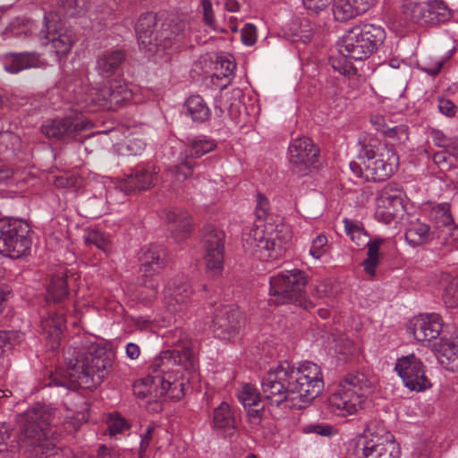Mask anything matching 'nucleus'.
<instances>
[{
  "label": "nucleus",
  "instance_id": "obj_1",
  "mask_svg": "<svg viewBox=\"0 0 458 458\" xmlns=\"http://www.w3.org/2000/svg\"><path fill=\"white\" fill-rule=\"evenodd\" d=\"M64 359L66 368L56 369L51 377V384L71 390L92 389L108 375L114 354L106 346L85 337L66 350Z\"/></svg>",
  "mask_w": 458,
  "mask_h": 458
},
{
  "label": "nucleus",
  "instance_id": "obj_2",
  "mask_svg": "<svg viewBox=\"0 0 458 458\" xmlns=\"http://www.w3.org/2000/svg\"><path fill=\"white\" fill-rule=\"evenodd\" d=\"M192 365L195 357L194 352L188 347L182 350H174L165 352L160 358H157L150 365V373L142 380L133 385L134 394L138 398L147 399L148 403H154L155 411L162 410L159 400L163 397L169 400H181L184 396L185 380L180 371H170L169 364Z\"/></svg>",
  "mask_w": 458,
  "mask_h": 458
},
{
  "label": "nucleus",
  "instance_id": "obj_3",
  "mask_svg": "<svg viewBox=\"0 0 458 458\" xmlns=\"http://www.w3.org/2000/svg\"><path fill=\"white\" fill-rule=\"evenodd\" d=\"M255 215L257 221L246 226L242 235V247L257 259L268 261L279 258L292 239L289 227L284 224H273L269 214V201L261 193L256 196Z\"/></svg>",
  "mask_w": 458,
  "mask_h": 458
},
{
  "label": "nucleus",
  "instance_id": "obj_4",
  "mask_svg": "<svg viewBox=\"0 0 458 458\" xmlns=\"http://www.w3.org/2000/svg\"><path fill=\"white\" fill-rule=\"evenodd\" d=\"M55 411L54 408L37 403L21 415L18 442L21 448L31 447L30 453L40 458L56 454L55 444L47 438Z\"/></svg>",
  "mask_w": 458,
  "mask_h": 458
},
{
  "label": "nucleus",
  "instance_id": "obj_5",
  "mask_svg": "<svg viewBox=\"0 0 458 458\" xmlns=\"http://www.w3.org/2000/svg\"><path fill=\"white\" fill-rule=\"evenodd\" d=\"M358 146L357 157L364 166L367 181H384L398 167L399 157L392 147L378 143L367 135L359 138Z\"/></svg>",
  "mask_w": 458,
  "mask_h": 458
},
{
  "label": "nucleus",
  "instance_id": "obj_6",
  "mask_svg": "<svg viewBox=\"0 0 458 458\" xmlns=\"http://www.w3.org/2000/svg\"><path fill=\"white\" fill-rule=\"evenodd\" d=\"M386 38L385 30L371 23L354 26L345 31L338 42L339 54L355 61L370 57Z\"/></svg>",
  "mask_w": 458,
  "mask_h": 458
},
{
  "label": "nucleus",
  "instance_id": "obj_7",
  "mask_svg": "<svg viewBox=\"0 0 458 458\" xmlns=\"http://www.w3.org/2000/svg\"><path fill=\"white\" fill-rule=\"evenodd\" d=\"M306 274L300 269L284 270L269 278L270 301L276 305L294 303L305 310L314 304L305 296Z\"/></svg>",
  "mask_w": 458,
  "mask_h": 458
},
{
  "label": "nucleus",
  "instance_id": "obj_8",
  "mask_svg": "<svg viewBox=\"0 0 458 458\" xmlns=\"http://www.w3.org/2000/svg\"><path fill=\"white\" fill-rule=\"evenodd\" d=\"M369 387L370 382L363 373L348 374L328 397V404L338 415L354 414L361 408Z\"/></svg>",
  "mask_w": 458,
  "mask_h": 458
},
{
  "label": "nucleus",
  "instance_id": "obj_9",
  "mask_svg": "<svg viewBox=\"0 0 458 458\" xmlns=\"http://www.w3.org/2000/svg\"><path fill=\"white\" fill-rule=\"evenodd\" d=\"M292 393L297 397L293 406L301 410L306 408L324 389L320 368L310 361H305L298 368L289 364Z\"/></svg>",
  "mask_w": 458,
  "mask_h": 458
},
{
  "label": "nucleus",
  "instance_id": "obj_10",
  "mask_svg": "<svg viewBox=\"0 0 458 458\" xmlns=\"http://www.w3.org/2000/svg\"><path fill=\"white\" fill-rule=\"evenodd\" d=\"M157 27V16L154 13L141 14L135 25L139 46L149 55L168 49L175 43L169 26Z\"/></svg>",
  "mask_w": 458,
  "mask_h": 458
},
{
  "label": "nucleus",
  "instance_id": "obj_11",
  "mask_svg": "<svg viewBox=\"0 0 458 458\" xmlns=\"http://www.w3.org/2000/svg\"><path fill=\"white\" fill-rule=\"evenodd\" d=\"M289 363L284 361L271 368L261 379L262 396L270 404L279 406L283 403L289 408L293 406L296 398L292 393Z\"/></svg>",
  "mask_w": 458,
  "mask_h": 458
},
{
  "label": "nucleus",
  "instance_id": "obj_12",
  "mask_svg": "<svg viewBox=\"0 0 458 458\" xmlns=\"http://www.w3.org/2000/svg\"><path fill=\"white\" fill-rule=\"evenodd\" d=\"M29 225L12 217L0 218V253L12 259L26 255L31 247Z\"/></svg>",
  "mask_w": 458,
  "mask_h": 458
},
{
  "label": "nucleus",
  "instance_id": "obj_13",
  "mask_svg": "<svg viewBox=\"0 0 458 458\" xmlns=\"http://www.w3.org/2000/svg\"><path fill=\"white\" fill-rule=\"evenodd\" d=\"M37 36L42 45L50 43L53 52L59 58L70 52L77 39L73 30L66 27L62 19L53 12L45 13L42 28Z\"/></svg>",
  "mask_w": 458,
  "mask_h": 458
},
{
  "label": "nucleus",
  "instance_id": "obj_14",
  "mask_svg": "<svg viewBox=\"0 0 458 458\" xmlns=\"http://www.w3.org/2000/svg\"><path fill=\"white\" fill-rule=\"evenodd\" d=\"M81 113L71 112L62 118L48 119L41 126L42 133L53 141L81 140V133L91 128Z\"/></svg>",
  "mask_w": 458,
  "mask_h": 458
},
{
  "label": "nucleus",
  "instance_id": "obj_15",
  "mask_svg": "<svg viewBox=\"0 0 458 458\" xmlns=\"http://www.w3.org/2000/svg\"><path fill=\"white\" fill-rule=\"evenodd\" d=\"M403 12L415 23L436 25L449 20L450 10L441 0H405Z\"/></svg>",
  "mask_w": 458,
  "mask_h": 458
},
{
  "label": "nucleus",
  "instance_id": "obj_16",
  "mask_svg": "<svg viewBox=\"0 0 458 458\" xmlns=\"http://www.w3.org/2000/svg\"><path fill=\"white\" fill-rule=\"evenodd\" d=\"M200 237L207 272L216 277L224 267L225 233L208 225L202 228Z\"/></svg>",
  "mask_w": 458,
  "mask_h": 458
},
{
  "label": "nucleus",
  "instance_id": "obj_17",
  "mask_svg": "<svg viewBox=\"0 0 458 458\" xmlns=\"http://www.w3.org/2000/svg\"><path fill=\"white\" fill-rule=\"evenodd\" d=\"M404 191L400 184L390 182L377 191L375 216L377 221L390 224L403 209Z\"/></svg>",
  "mask_w": 458,
  "mask_h": 458
},
{
  "label": "nucleus",
  "instance_id": "obj_18",
  "mask_svg": "<svg viewBox=\"0 0 458 458\" xmlns=\"http://www.w3.org/2000/svg\"><path fill=\"white\" fill-rule=\"evenodd\" d=\"M394 369L404 386L411 391H424L431 386L426 376L425 366L414 354L397 359Z\"/></svg>",
  "mask_w": 458,
  "mask_h": 458
},
{
  "label": "nucleus",
  "instance_id": "obj_19",
  "mask_svg": "<svg viewBox=\"0 0 458 458\" xmlns=\"http://www.w3.org/2000/svg\"><path fill=\"white\" fill-rule=\"evenodd\" d=\"M358 445H361L364 458H400V448L393 435L360 437Z\"/></svg>",
  "mask_w": 458,
  "mask_h": 458
},
{
  "label": "nucleus",
  "instance_id": "obj_20",
  "mask_svg": "<svg viewBox=\"0 0 458 458\" xmlns=\"http://www.w3.org/2000/svg\"><path fill=\"white\" fill-rule=\"evenodd\" d=\"M159 171L150 164L136 166L120 182L118 188L125 194L148 190L157 182Z\"/></svg>",
  "mask_w": 458,
  "mask_h": 458
},
{
  "label": "nucleus",
  "instance_id": "obj_21",
  "mask_svg": "<svg viewBox=\"0 0 458 458\" xmlns=\"http://www.w3.org/2000/svg\"><path fill=\"white\" fill-rule=\"evenodd\" d=\"M132 98V91L121 81H112L95 92L92 101L98 106L115 109Z\"/></svg>",
  "mask_w": 458,
  "mask_h": 458
},
{
  "label": "nucleus",
  "instance_id": "obj_22",
  "mask_svg": "<svg viewBox=\"0 0 458 458\" xmlns=\"http://www.w3.org/2000/svg\"><path fill=\"white\" fill-rule=\"evenodd\" d=\"M192 294L191 286L185 276L172 279L165 288L164 302L171 313L184 310Z\"/></svg>",
  "mask_w": 458,
  "mask_h": 458
},
{
  "label": "nucleus",
  "instance_id": "obj_23",
  "mask_svg": "<svg viewBox=\"0 0 458 458\" xmlns=\"http://www.w3.org/2000/svg\"><path fill=\"white\" fill-rule=\"evenodd\" d=\"M289 162L293 167L299 168L298 173H305L318 158V149L309 138H297L288 148Z\"/></svg>",
  "mask_w": 458,
  "mask_h": 458
},
{
  "label": "nucleus",
  "instance_id": "obj_24",
  "mask_svg": "<svg viewBox=\"0 0 458 458\" xmlns=\"http://www.w3.org/2000/svg\"><path fill=\"white\" fill-rule=\"evenodd\" d=\"M443 327L439 314H420L411 321L410 329L418 342L431 341L437 338Z\"/></svg>",
  "mask_w": 458,
  "mask_h": 458
},
{
  "label": "nucleus",
  "instance_id": "obj_25",
  "mask_svg": "<svg viewBox=\"0 0 458 458\" xmlns=\"http://www.w3.org/2000/svg\"><path fill=\"white\" fill-rule=\"evenodd\" d=\"M212 323L216 337L230 340L241 327V313L232 307H222L216 310Z\"/></svg>",
  "mask_w": 458,
  "mask_h": 458
},
{
  "label": "nucleus",
  "instance_id": "obj_26",
  "mask_svg": "<svg viewBox=\"0 0 458 458\" xmlns=\"http://www.w3.org/2000/svg\"><path fill=\"white\" fill-rule=\"evenodd\" d=\"M378 0H334L333 14L336 21H345L366 13Z\"/></svg>",
  "mask_w": 458,
  "mask_h": 458
},
{
  "label": "nucleus",
  "instance_id": "obj_27",
  "mask_svg": "<svg viewBox=\"0 0 458 458\" xmlns=\"http://www.w3.org/2000/svg\"><path fill=\"white\" fill-rule=\"evenodd\" d=\"M139 259L143 276H151L165 267V250L158 245L150 244L141 250Z\"/></svg>",
  "mask_w": 458,
  "mask_h": 458
},
{
  "label": "nucleus",
  "instance_id": "obj_28",
  "mask_svg": "<svg viewBox=\"0 0 458 458\" xmlns=\"http://www.w3.org/2000/svg\"><path fill=\"white\" fill-rule=\"evenodd\" d=\"M39 62V55L36 52H9L3 55L4 70L13 74L23 70L38 67Z\"/></svg>",
  "mask_w": 458,
  "mask_h": 458
},
{
  "label": "nucleus",
  "instance_id": "obj_29",
  "mask_svg": "<svg viewBox=\"0 0 458 458\" xmlns=\"http://www.w3.org/2000/svg\"><path fill=\"white\" fill-rule=\"evenodd\" d=\"M165 219L168 224V230L175 241H182L191 233V223L187 212L169 210L166 212Z\"/></svg>",
  "mask_w": 458,
  "mask_h": 458
},
{
  "label": "nucleus",
  "instance_id": "obj_30",
  "mask_svg": "<svg viewBox=\"0 0 458 458\" xmlns=\"http://www.w3.org/2000/svg\"><path fill=\"white\" fill-rule=\"evenodd\" d=\"M124 60L123 51L120 49L106 50L98 55L96 68L100 75L109 77L115 73Z\"/></svg>",
  "mask_w": 458,
  "mask_h": 458
},
{
  "label": "nucleus",
  "instance_id": "obj_31",
  "mask_svg": "<svg viewBox=\"0 0 458 458\" xmlns=\"http://www.w3.org/2000/svg\"><path fill=\"white\" fill-rule=\"evenodd\" d=\"M404 237L410 246L419 247L431 241L433 236L430 226L416 219L409 223Z\"/></svg>",
  "mask_w": 458,
  "mask_h": 458
},
{
  "label": "nucleus",
  "instance_id": "obj_32",
  "mask_svg": "<svg viewBox=\"0 0 458 458\" xmlns=\"http://www.w3.org/2000/svg\"><path fill=\"white\" fill-rule=\"evenodd\" d=\"M236 69L235 63L229 56H219L215 64L212 81L216 87L224 89L232 81Z\"/></svg>",
  "mask_w": 458,
  "mask_h": 458
},
{
  "label": "nucleus",
  "instance_id": "obj_33",
  "mask_svg": "<svg viewBox=\"0 0 458 458\" xmlns=\"http://www.w3.org/2000/svg\"><path fill=\"white\" fill-rule=\"evenodd\" d=\"M65 318L61 312H49L41 321L43 332L53 340L54 344H59L61 336L65 329Z\"/></svg>",
  "mask_w": 458,
  "mask_h": 458
},
{
  "label": "nucleus",
  "instance_id": "obj_34",
  "mask_svg": "<svg viewBox=\"0 0 458 458\" xmlns=\"http://www.w3.org/2000/svg\"><path fill=\"white\" fill-rule=\"evenodd\" d=\"M187 114L195 123H204L211 116V110L204 98L199 95L189 97L184 104Z\"/></svg>",
  "mask_w": 458,
  "mask_h": 458
},
{
  "label": "nucleus",
  "instance_id": "obj_35",
  "mask_svg": "<svg viewBox=\"0 0 458 458\" xmlns=\"http://www.w3.org/2000/svg\"><path fill=\"white\" fill-rule=\"evenodd\" d=\"M212 423L215 429L228 432V435L234 429L235 418L227 403H221L220 405L214 410Z\"/></svg>",
  "mask_w": 458,
  "mask_h": 458
},
{
  "label": "nucleus",
  "instance_id": "obj_36",
  "mask_svg": "<svg viewBox=\"0 0 458 458\" xmlns=\"http://www.w3.org/2000/svg\"><path fill=\"white\" fill-rule=\"evenodd\" d=\"M217 144L215 140L206 135H199L189 139L188 148H186V157L198 158L203 155L213 151Z\"/></svg>",
  "mask_w": 458,
  "mask_h": 458
},
{
  "label": "nucleus",
  "instance_id": "obj_37",
  "mask_svg": "<svg viewBox=\"0 0 458 458\" xmlns=\"http://www.w3.org/2000/svg\"><path fill=\"white\" fill-rule=\"evenodd\" d=\"M91 9V3L89 0H61L58 4V10L54 12L61 19L64 17H77L84 15Z\"/></svg>",
  "mask_w": 458,
  "mask_h": 458
},
{
  "label": "nucleus",
  "instance_id": "obj_38",
  "mask_svg": "<svg viewBox=\"0 0 458 458\" xmlns=\"http://www.w3.org/2000/svg\"><path fill=\"white\" fill-rule=\"evenodd\" d=\"M69 295L67 287V275L58 274L52 277L47 287V301L54 303L61 302Z\"/></svg>",
  "mask_w": 458,
  "mask_h": 458
},
{
  "label": "nucleus",
  "instance_id": "obj_39",
  "mask_svg": "<svg viewBox=\"0 0 458 458\" xmlns=\"http://www.w3.org/2000/svg\"><path fill=\"white\" fill-rule=\"evenodd\" d=\"M385 242L383 238L370 239L367 243L368 258L362 262L364 270L370 276H374L376 267L379 263V248Z\"/></svg>",
  "mask_w": 458,
  "mask_h": 458
},
{
  "label": "nucleus",
  "instance_id": "obj_40",
  "mask_svg": "<svg viewBox=\"0 0 458 458\" xmlns=\"http://www.w3.org/2000/svg\"><path fill=\"white\" fill-rule=\"evenodd\" d=\"M437 357L443 366L458 362V341L454 339L442 341Z\"/></svg>",
  "mask_w": 458,
  "mask_h": 458
},
{
  "label": "nucleus",
  "instance_id": "obj_41",
  "mask_svg": "<svg viewBox=\"0 0 458 458\" xmlns=\"http://www.w3.org/2000/svg\"><path fill=\"white\" fill-rule=\"evenodd\" d=\"M429 216L438 228L443 226L450 227L454 225L450 204L447 202H443L432 207Z\"/></svg>",
  "mask_w": 458,
  "mask_h": 458
},
{
  "label": "nucleus",
  "instance_id": "obj_42",
  "mask_svg": "<svg viewBox=\"0 0 458 458\" xmlns=\"http://www.w3.org/2000/svg\"><path fill=\"white\" fill-rule=\"evenodd\" d=\"M237 397L244 408L251 405H258V402H261L260 393L256 386L251 384H244L238 391Z\"/></svg>",
  "mask_w": 458,
  "mask_h": 458
},
{
  "label": "nucleus",
  "instance_id": "obj_43",
  "mask_svg": "<svg viewBox=\"0 0 458 458\" xmlns=\"http://www.w3.org/2000/svg\"><path fill=\"white\" fill-rule=\"evenodd\" d=\"M194 166L195 162L192 159L186 157L185 160L181 163L172 165L168 172L175 181L183 182L191 176Z\"/></svg>",
  "mask_w": 458,
  "mask_h": 458
},
{
  "label": "nucleus",
  "instance_id": "obj_44",
  "mask_svg": "<svg viewBox=\"0 0 458 458\" xmlns=\"http://www.w3.org/2000/svg\"><path fill=\"white\" fill-rule=\"evenodd\" d=\"M84 242L88 246L95 245L105 252L109 251L111 246L109 235L98 230L89 232L84 237Z\"/></svg>",
  "mask_w": 458,
  "mask_h": 458
},
{
  "label": "nucleus",
  "instance_id": "obj_45",
  "mask_svg": "<svg viewBox=\"0 0 458 458\" xmlns=\"http://www.w3.org/2000/svg\"><path fill=\"white\" fill-rule=\"evenodd\" d=\"M442 300L447 308L458 307V276L451 279L445 286Z\"/></svg>",
  "mask_w": 458,
  "mask_h": 458
},
{
  "label": "nucleus",
  "instance_id": "obj_46",
  "mask_svg": "<svg viewBox=\"0 0 458 458\" xmlns=\"http://www.w3.org/2000/svg\"><path fill=\"white\" fill-rule=\"evenodd\" d=\"M370 123L376 131L381 132L382 134L389 138H394L398 131H404V129L402 126H387L386 123L385 117L382 115H372L370 117Z\"/></svg>",
  "mask_w": 458,
  "mask_h": 458
},
{
  "label": "nucleus",
  "instance_id": "obj_47",
  "mask_svg": "<svg viewBox=\"0 0 458 458\" xmlns=\"http://www.w3.org/2000/svg\"><path fill=\"white\" fill-rule=\"evenodd\" d=\"M347 57V55H344L343 54L337 56H331L329 58V64L331 67L340 74L350 76L355 74L357 71L352 63L346 59Z\"/></svg>",
  "mask_w": 458,
  "mask_h": 458
},
{
  "label": "nucleus",
  "instance_id": "obj_48",
  "mask_svg": "<svg viewBox=\"0 0 458 458\" xmlns=\"http://www.w3.org/2000/svg\"><path fill=\"white\" fill-rule=\"evenodd\" d=\"M106 430L108 431L110 436L121 434L123 431L129 429L130 428L129 423L117 413L110 414L106 421Z\"/></svg>",
  "mask_w": 458,
  "mask_h": 458
},
{
  "label": "nucleus",
  "instance_id": "obj_49",
  "mask_svg": "<svg viewBox=\"0 0 458 458\" xmlns=\"http://www.w3.org/2000/svg\"><path fill=\"white\" fill-rule=\"evenodd\" d=\"M22 335L18 331H0V356L5 349H11L21 341Z\"/></svg>",
  "mask_w": 458,
  "mask_h": 458
},
{
  "label": "nucleus",
  "instance_id": "obj_50",
  "mask_svg": "<svg viewBox=\"0 0 458 458\" xmlns=\"http://www.w3.org/2000/svg\"><path fill=\"white\" fill-rule=\"evenodd\" d=\"M327 238L324 234H318L312 240L310 254L314 259L321 258L327 251Z\"/></svg>",
  "mask_w": 458,
  "mask_h": 458
},
{
  "label": "nucleus",
  "instance_id": "obj_51",
  "mask_svg": "<svg viewBox=\"0 0 458 458\" xmlns=\"http://www.w3.org/2000/svg\"><path fill=\"white\" fill-rule=\"evenodd\" d=\"M162 25L165 27L169 26V30L171 32H173L175 42H180L184 38L187 28V23L185 21L172 20L170 21L162 23Z\"/></svg>",
  "mask_w": 458,
  "mask_h": 458
},
{
  "label": "nucleus",
  "instance_id": "obj_52",
  "mask_svg": "<svg viewBox=\"0 0 458 458\" xmlns=\"http://www.w3.org/2000/svg\"><path fill=\"white\" fill-rule=\"evenodd\" d=\"M203 21L209 28L216 30V20L211 0H200Z\"/></svg>",
  "mask_w": 458,
  "mask_h": 458
},
{
  "label": "nucleus",
  "instance_id": "obj_53",
  "mask_svg": "<svg viewBox=\"0 0 458 458\" xmlns=\"http://www.w3.org/2000/svg\"><path fill=\"white\" fill-rule=\"evenodd\" d=\"M242 41L246 46H252L257 41V30L251 23L243 26L241 32Z\"/></svg>",
  "mask_w": 458,
  "mask_h": 458
},
{
  "label": "nucleus",
  "instance_id": "obj_54",
  "mask_svg": "<svg viewBox=\"0 0 458 458\" xmlns=\"http://www.w3.org/2000/svg\"><path fill=\"white\" fill-rule=\"evenodd\" d=\"M429 137L437 147L444 149H445L454 140V138L445 136L443 131L437 129H431L429 131Z\"/></svg>",
  "mask_w": 458,
  "mask_h": 458
},
{
  "label": "nucleus",
  "instance_id": "obj_55",
  "mask_svg": "<svg viewBox=\"0 0 458 458\" xmlns=\"http://www.w3.org/2000/svg\"><path fill=\"white\" fill-rule=\"evenodd\" d=\"M437 107L447 117H454L456 114V106L449 99L439 98Z\"/></svg>",
  "mask_w": 458,
  "mask_h": 458
},
{
  "label": "nucleus",
  "instance_id": "obj_56",
  "mask_svg": "<svg viewBox=\"0 0 458 458\" xmlns=\"http://www.w3.org/2000/svg\"><path fill=\"white\" fill-rule=\"evenodd\" d=\"M447 152L445 149V151H438L436 152L433 156V161L434 163L441 169V170H449L453 166L452 162L449 160V158L446 156Z\"/></svg>",
  "mask_w": 458,
  "mask_h": 458
},
{
  "label": "nucleus",
  "instance_id": "obj_57",
  "mask_svg": "<svg viewBox=\"0 0 458 458\" xmlns=\"http://www.w3.org/2000/svg\"><path fill=\"white\" fill-rule=\"evenodd\" d=\"M332 426L322 424H310L304 429L306 433H316L321 436H329L332 433Z\"/></svg>",
  "mask_w": 458,
  "mask_h": 458
},
{
  "label": "nucleus",
  "instance_id": "obj_58",
  "mask_svg": "<svg viewBox=\"0 0 458 458\" xmlns=\"http://www.w3.org/2000/svg\"><path fill=\"white\" fill-rule=\"evenodd\" d=\"M307 9L318 13L329 5L331 0H302Z\"/></svg>",
  "mask_w": 458,
  "mask_h": 458
},
{
  "label": "nucleus",
  "instance_id": "obj_59",
  "mask_svg": "<svg viewBox=\"0 0 458 458\" xmlns=\"http://www.w3.org/2000/svg\"><path fill=\"white\" fill-rule=\"evenodd\" d=\"M445 60H437L435 63H428L423 64L420 69L422 72H426L428 75L435 76L437 75L442 67L444 66Z\"/></svg>",
  "mask_w": 458,
  "mask_h": 458
},
{
  "label": "nucleus",
  "instance_id": "obj_60",
  "mask_svg": "<svg viewBox=\"0 0 458 458\" xmlns=\"http://www.w3.org/2000/svg\"><path fill=\"white\" fill-rule=\"evenodd\" d=\"M350 239L358 246H366L369 241L370 240L369 233L362 228L360 231H356Z\"/></svg>",
  "mask_w": 458,
  "mask_h": 458
},
{
  "label": "nucleus",
  "instance_id": "obj_61",
  "mask_svg": "<svg viewBox=\"0 0 458 458\" xmlns=\"http://www.w3.org/2000/svg\"><path fill=\"white\" fill-rule=\"evenodd\" d=\"M155 426L150 424L147 427L144 434L141 435V441H140V454H143L148 447L149 443L152 439V434L154 431Z\"/></svg>",
  "mask_w": 458,
  "mask_h": 458
},
{
  "label": "nucleus",
  "instance_id": "obj_62",
  "mask_svg": "<svg viewBox=\"0 0 458 458\" xmlns=\"http://www.w3.org/2000/svg\"><path fill=\"white\" fill-rule=\"evenodd\" d=\"M248 416L254 420L255 421H259L263 414L264 406L261 404V402H258V405L248 406L247 408Z\"/></svg>",
  "mask_w": 458,
  "mask_h": 458
},
{
  "label": "nucleus",
  "instance_id": "obj_63",
  "mask_svg": "<svg viewBox=\"0 0 458 458\" xmlns=\"http://www.w3.org/2000/svg\"><path fill=\"white\" fill-rule=\"evenodd\" d=\"M344 231L349 237L352 236L353 233H355L356 231H360L363 228L362 225L360 223L354 222L348 218L344 219Z\"/></svg>",
  "mask_w": 458,
  "mask_h": 458
},
{
  "label": "nucleus",
  "instance_id": "obj_64",
  "mask_svg": "<svg viewBox=\"0 0 458 458\" xmlns=\"http://www.w3.org/2000/svg\"><path fill=\"white\" fill-rule=\"evenodd\" d=\"M126 355L131 360H136L140 354V346L134 343H129L125 346Z\"/></svg>",
  "mask_w": 458,
  "mask_h": 458
}]
</instances>
